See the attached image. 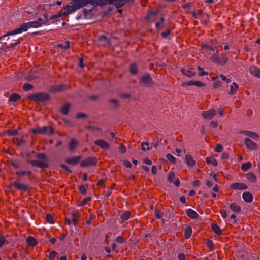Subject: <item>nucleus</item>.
Here are the masks:
<instances>
[{"label": "nucleus", "instance_id": "f03ea898", "mask_svg": "<svg viewBox=\"0 0 260 260\" xmlns=\"http://www.w3.org/2000/svg\"><path fill=\"white\" fill-rule=\"evenodd\" d=\"M39 27H40V24L39 22H36V21H30L24 23L16 29L8 32V35H14L20 34L23 31H27L29 28H38Z\"/></svg>", "mask_w": 260, "mask_h": 260}, {"label": "nucleus", "instance_id": "39448f33", "mask_svg": "<svg viewBox=\"0 0 260 260\" xmlns=\"http://www.w3.org/2000/svg\"><path fill=\"white\" fill-rule=\"evenodd\" d=\"M29 98L36 102H43L49 100V96L47 93L41 92L32 94L30 95Z\"/></svg>", "mask_w": 260, "mask_h": 260}, {"label": "nucleus", "instance_id": "7ed1b4c3", "mask_svg": "<svg viewBox=\"0 0 260 260\" xmlns=\"http://www.w3.org/2000/svg\"><path fill=\"white\" fill-rule=\"evenodd\" d=\"M211 60L216 64L224 66L228 62L229 58L224 52L220 54L218 51H216L212 55Z\"/></svg>", "mask_w": 260, "mask_h": 260}, {"label": "nucleus", "instance_id": "f8f14e48", "mask_svg": "<svg viewBox=\"0 0 260 260\" xmlns=\"http://www.w3.org/2000/svg\"><path fill=\"white\" fill-rule=\"evenodd\" d=\"M230 188L233 190H245L248 187L244 183L236 182L231 184Z\"/></svg>", "mask_w": 260, "mask_h": 260}, {"label": "nucleus", "instance_id": "6e6552de", "mask_svg": "<svg viewBox=\"0 0 260 260\" xmlns=\"http://www.w3.org/2000/svg\"><path fill=\"white\" fill-rule=\"evenodd\" d=\"M216 111L214 109H210L208 111H203L202 116L204 119L211 120L216 115Z\"/></svg>", "mask_w": 260, "mask_h": 260}, {"label": "nucleus", "instance_id": "6e6d98bb", "mask_svg": "<svg viewBox=\"0 0 260 260\" xmlns=\"http://www.w3.org/2000/svg\"><path fill=\"white\" fill-rule=\"evenodd\" d=\"M46 221L50 224L54 223L53 217L51 214H47L46 216Z\"/></svg>", "mask_w": 260, "mask_h": 260}, {"label": "nucleus", "instance_id": "dca6fc26", "mask_svg": "<svg viewBox=\"0 0 260 260\" xmlns=\"http://www.w3.org/2000/svg\"><path fill=\"white\" fill-rule=\"evenodd\" d=\"M94 144L103 149H108L110 147V145L108 142L101 139L96 140L94 142Z\"/></svg>", "mask_w": 260, "mask_h": 260}, {"label": "nucleus", "instance_id": "393cba45", "mask_svg": "<svg viewBox=\"0 0 260 260\" xmlns=\"http://www.w3.org/2000/svg\"><path fill=\"white\" fill-rule=\"evenodd\" d=\"M216 46H210L207 45H204L202 47V50H203L205 52H208L209 54H211V51L215 53V50L216 49Z\"/></svg>", "mask_w": 260, "mask_h": 260}, {"label": "nucleus", "instance_id": "cd10ccee", "mask_svg": "<svg viewBox=\"0 0 260 260\" xmlns=\"http://www.w3.org/2000/svg\"><path fill=\"white\" fill-rule=\"evenodd\" d=\"M211 229H212V230L214 231V232L218 235H220L222 234V231L220 228V227L217 225V224H215V223H212L211 225Z\"/></svg>", "mask_w": 260, "mask_h": 260}, {"label": "nucleus", "instance_id": "c85d7f7f", "mask_svg": "<svg viewBox=\"0 0 260 260\" xmlns=\"http://www.w3.org/2000/svg\"><path fill=\"white\" fill-rule=\"evenodd\" d=\"M31 173V172L30 171L27 170H21L17 171L16 172V175L18 177H21L22 176H24L25 175H29Z\"/></svg>", "mask_w": 260, "mask_h": 260}, {"label": "nucleus", "instance_id": "aec40b11", "mask_svg": "<svg viewBox=\"0 0 260 260\" xmlns=\"http://www.w3.org/2000/svg\"><path fill=\"white\" fill-rule=\"evenodd\" d=\"M230 209L231 210V211L236 213H238L240 212L241 210V208L240 205H238L235 203H231L230 205Z\"/></svg>", "mask_w": 260, "mask_h": 260}, {"label": "nucleus", "instance_id": "e2e57ef3", "mask_svg": "<svg viewBox=\"0 0 260 260\" xmlns=\"http://www.w3.org/2000/svg\"><path fill=\"white\" fill-rule=\"evenodd\" d=\"M222 150H223L222 145L220 144H217L215 147V151L217 152H221L222 151Z\"/></svg>", "mask_w": 260, "mask_h": 260}, {"label": "nucleus", "instance_id": "6ab92c4d", "mask_svg": "<svg viewBox=\"0 0 260 260\" xmlns=\"http://www.w3.org/2000/svg\"><path fill=\"white\" fill-rule=\"evenodd\" d=\"M185 161L186 164L189 167L193 166L196 163L195 160L193 159L192 157L189 154H187L185 155Z\"/></svg>", "mask_w": 260, "mask_h": 260}, {"label": "nucleus", "instance_id": "338daca9", "mask_svg": "<svg viewBox=\"0 0 260 260\" xmlns=\"http://www.w3.org/2000/svg\"><path fill=\"white\" fill-rule=\"evenodd\" d=\"M60 167L61 168L63 169L64 170H66L68 172H69V173H72L71 170L67 166H66V165H64V164H61L60 165Z\"/></svg>", "mask_w": 260, "mask_h": 260}, {"label": "nucleus", "instance_id": "f257e3e1", "mask_svg": "<svg viewBox=\"0 0 260 260\" xmlns=\"http://www.w3.org/2000/svg\"><path fill=\"white\" fill-rule=\"evenodd\" d=\"M111 3H112L111 0H73L68 5L63 7L58 13L51 16L49 18V20L52 21V23L56 22L57 21V18L62 16H68L85 6H87L88 5L97 6Z\"/></svg>", "mask_w": 260, "mask_h": 260}, {"label": "nucleus", "instance_id": "72a5a7b5", "mask_svg": "<svg viewBox=\"0 0 260 260\" xmlns=\"http://www.w3.org/2000/svg\"><path fill=\"white\" fill-rule=\"evenodd\" d=\"M26 242L28 245L30 246H34L37 245V240L32 237H28L26 239Z\"/></svg>", "mask_w": 260, "mask_h": 260}, {"label": "nucleus", "instance_id": "69168bd1", "mask_svg": "<svg viewBox=\"0 0 260 260\" xmlns=\"http://www.w3.org/2000/svg\"><path fill=\"white\" fill-rule=\"evenodd\" d=\"M43 17L44 20H45V22L46 23V25L48 24V22L50 21L49 18V15L47 13H45L43 14Z\"/></svg>", "mask_w": 260, "mask_h": 260}, {"label": "nucleus", "instance_id": "49530a36", "mask_svg": "<svg viewBox=\"0 0 260 260\" xmlns=\"http://www.w3.org/2000/svg\"><path fill=\"white\" fill-rule=\"evenodd\" d=\"M6 134L9 136H15L18 134L16 129H8L6 131Z\"/></svg>", "mask_w": 260, "mask_h": 260}, {"label": "nucleus", "instance_id": "c756f323", "mask_svg": "<svg viewBox=\"0 0 260 260\" xmlns=\"http://www.w3.org/2000/svg\"><path fill=\"white\" fill-rule=\"evenodd\" d=\"M41 129L43 134H51L54 133L53 128L51 126H43Z\"/></svg>", "mask_w": 260, "mask_h": 260}, {"label": "nucleus", "instance_id": "09e8293b", "mask_svg": "<svg viewBox=\"0 0 260 260\" xmlns=\"http://www.w3.org/2000/svg\"><path fill=\"white\" fill-rule=\"evenodd\" d=\"M164 213L160 210H155V215L156 218L160 219L162 217Z\"/></svg>", "mask_w": 260, "mask_h": 260}, {"label": "nucleus", "instance_id": "412c9836", "mask_svg": "<svg viewBox=\"0 0 260 260\" xmlns=\"http://www.w3.org/2000/svg\"><path fill=\"white\" fill-rule=\"evenodd\" d=\"M186 214L188 217L193 219H196L199 215L197 212L192 209H188L186 210Z\"/></svg>", "mask_w": 260, "mask_h": 260}, {"label": "nucleus", "instance_id": "a19ab883", "mask_svg": "<svg viewBox=\"0 0 260 260\" xmlns=\"http://www.w3.org/2000/svg\"><path fill=\"white\" fill-rule=\"evenodd\" d=\"M58 46L62 49H68L70 48V43L69 41H67L64 43L58 44Z\"/></svg>", "mask_w": 260, "mask_h": 260}, {"label": "nucleus", "instance_id": "7c9ffc66", "mask_svg": "<svg viewBox=\"0 0 260 260\" xmlns=\"http://www.w3.org/2000/svg\"><path fill=\"white\" fill-rule=\"evenodd\" d=\"M78 144V142L77 141L74 139H72L69 145V148L71 151H73L77 147Z\"/></svg>", "mask_w": 260, "mask_h": 260}, {"label": "nucleus", "instance_id": "e433bc0d", "mask_svg": "<svg viewBox=\"0 0 260 260\" xmlns=\"http://www.w3.org/2000/svg\"><path fill=\"white\" fill-rule=\"evenodd\" d=\"M206 161L208 164H212L214 166H216L217 165V160L211 157H207L206 158Z\"/></svg>", "mask_w": 260, "mask_h": 260}, {"label": "nucleus", "instance_id": "864d4df0", "mask_svg": "<svg viewBox=\"0 0 260 260\" xmlns=\"http://www.w3.org/2000/svg\"><path fill=\"white\" fill-rule=\"evenodd\" d=\"M167 159L173 164H174L176 161V158L171 154H168L166 156Z\"/></svg>", "mask_w": 260, "mask_h": 260}, {"label": "nucleus", "instance_id": "423d86ee", "mask_svg": "<svg viewBox=\"0 0 260 260\" xmlns=\"http://www.w3.org/2000/svg\"><path fill=\"white\" fill-rule=\"evenodd\" d=\"M97 163V159L94 157H88L81 162V166L82 167H85L89 166H94Z\"/></svg>", "mask_w": 260, "mask_h": 260}, {"label": "nucleus", "instance_id": "20e7f679", "mask_svg": "<svg viewBox=\"0 0 260 260\" xmlns=\"http://www.w3.org/2000/svg\"><path fill=\"white\" fill-rule=\"evenodd\" d=\"M36 157L38 159L45 160V161L31 160L30 161V163L32 166L41 168H47L49 167V165L47 162V156L44 153H37Z\"/></svg>", "mask_w": 260, "mask_h": 260}, {"label": "nucleus", "instance_id": "a211bd4d", "mask_svg": "<svg viewBox=\"0 0 260 260\" xmlns=\"http://www.w3.org/2000/svg\"><path fill=\"white\" fill-rule=\"evenodd\" d=\"M186 86H196L197 87H204L205 84L199 81H190L184 83Z\"/></svg>", "mask_w": 260, "mask_h": 260}, {"label": "nucleus", "instance_id": "9d476101", "mask_svg": "<svg viewBox=\"0 0 260 260\" xmlns=\"http://www.w3.org/2000/svg\"><path fill=\"white\" fill-rule=\"evenodd\" d=\"M81 158L80 156H75L66 159L65 161L69 165L76 166L79 162Z\"/></svg>", "mask_w": 260, "mask_h": 260}, {"label": "nucleus", "instance_id": "4c0bfd02", "mask_svg": "<svg viewBox=\"0 0 260 260\" xmlns=\"http://www.w3.org/2000/svg\"><path fill=\"white\" fill-rule=\"evenodd\" d=\"M20 98L21 97L19 94L17 93H13L10 95L9 100L12 102H16L19 100Z\"/></svg>", "mask_w": 260, "mask_h": 260}, {"label": "nucleus", "instance_id": "680f3d73", "mask_svg": "<svg viewBox=\"0 0 260 260\" xmlns=\"http://www.w3.org/2000/svg\"><path fill=\"white\" fill-rule=\"evenodd\" d=\"M32 132L34 134L36 135H40V134H43V131H42L41 128H37L35 129H33L32 130Z\"/></svg>", "mask_w": 260, "mask_h": 260}, {"label": "nucleus", "instance_id": "c03bdc74", "mask_svg": "<svg viewBox=\"0 0 260 260\" xmlns=\"http://www.w3.org/2000/svg\"><path fill=\"white\" fill-rule=\"evenodd\" d=\"M130 72L132 74L135 75L137 73L138 69L136 64H132L130 66Z\"/></svg>", "mask_w": 260, "mask_h": 260}, {"label": "nucleus", "instance_id": "4be33fe9", "mask_svg": "<svg viewBox=\"0 0 260 260\" xmlns=\"http://www.w3.org/2000/svg\"><path fill=\"white\" fill-rule=\"evenodd\" d=\"M131 213L129 211H126L120 215V223H122L126 220L129 219L131 217Z\"/></svg>", "mask_w": 260, "mask_h": 260}, {"label": "nucleus", "instance_id": "a18cd8bd", "mask_svg": "<svg viewBox=\"0 0 260 260\" xmlns=\"http://www.w3.org/2000/svg\"><path fill=\"white\" fill-rule=\"evenodd\" d=\"M91 200V198L89 197L84 198L80 203L78 205V206H83L86 205L88 202Z\"/></svg>", "mask_w": 260, "mask_h": 260}, {"label": "nucleus", "instance_id": "b1692460", "mask_svg": "<svg viewBox=\"0 0 260 260\" xmlns=\"http://www.w3.org/2000/svg\"><path fill=\"white\" fill-rule=\"evenodd\" d=\"M92 9L88 10L86 8H84L83 10V12L84 14V18L86 19H90L93 18V14L92 13Z\"/></svg>", "mask_w": 260, "mask_h": 260}, {"label": "nucleus", "instance_id": "ddd939ff", "mask_svg": "<svg viewBox=\"0 0 260 260\" xmlns=\"http://www.w3.org/2000/svg\"><path fill=\"white\" fill-rule=\"evenodd\" d=\"M12 185L17 190L26 191L28 190V186L22 183L15 181Z\"/></svg>", "mask_w": 260, "mask_h": 260}, {"label": "nucleus", "instance_id": "4d7b16f0", "mask_svg": "<svg viewBox=\"0 0 260 260\" xmlns=\"http://www.w3.org/2000/svg\"><path fill=\"white\" fill-rule=\"evenodd\" d=\"M198 69L199 70V71H201V72L199 73V75L200 76H204V75H208V72H205L203 68L199 66L198 67Z\"/></svg>", "mask_w": 260, "mask_h": 260}, {"label": "nucleus", "instance_id": "2eb2a0df", "mask_svg": "<svg viewBox=\"0 0 260 260\" xmlns=\"http://www.w3.org/2000/svg\"><path fill=\"white\" fill-rule=\"evenodd\" d=\"M240 133L243 134L246 136L249 137L254 140H258L259 138V135L254 132L250 131H241L240 132Z\"/></svg>", "mask_w": 260, "mask_h": 260}, {"label": "nucleus", "instance_id": "c9c22d12", "mask_svg": "<svg viewBox=\"0 0 260 260\" xmlns=\"http://www.w3.org/2000/svg\"><path fill=\"white\" fill-rule=\"evenodd\" d=\"M192 233V229L190 226H187L185 228L184 231V236L186 239H189Z\"/></svg>", "mask_w": 260, "mask_h": 260}, {"label": "nucleus", "instance_id": "58836bf2", "mask_svg": "<svg viewBox=\"0 0 260 260\" xmlns=\"http://www.w3.org/2000/svg\"><path fill=\"white\" fill-rule=\"evenodd\" d=\"M251 163L250 162H247L243 163L241 165V169L243 171H246L251 167Z\"/></svg>", "mask_w": 260, "mask_h": 260}, {"label": "nucleus", "instance_id": "3c124183", "mask_svg": "<svg viewBox=\"0 0 260 260\" xmlns=\"http://www.w3.org/2000/svg\"><path fill=\"white\" fill-rule=\"evenodd\" d=\"M56 254L57 252L55 251H52L49 253L48 258L49 260H54Z\"/></svg>", "mask_w": 260, "mask_h": 260}, {"label": "nucleus", "instance_id": "5fc2aeb1", "mask_svg": "<svg viewBox=\"0 0 260 260\" xmlns=\"http://www.w3.org/2000/svg\"><path fill=\"white\" fill-rule=\"evenodd\" d=\"M79 189L80 191V193L83 194V195H85L86 193V189L84 185H80L79 187Z\"/></svg>", "mask_w": 260, "mask_h": 260}, {"label": "nucleus", "instance_id": "1a4fd4ad", "mask_svg": "<svg viewBox=\"0 0 260 260\" xmlns=\"http://www.w3.org/2000/svg\"><path fill=\"white\" fill-rule=\"evenodd\" d=\"M140 81L142 83L145 84L147 86H151L153 84L152 79L148 74H144L141 78Z\"/></svg>", "mask_w": 260, "mask_h": 260}, {"label": "nucleus", "instance_id": "052dcab7", "mask_svg": "<svg viewBox=\"0 0 260 260\" xmlns=\"http://www.w3.org/2000/svg\"><path fill=\"white\" fill-rule=\"evenodd\" d=\"M5 241V237L2 234H0V247H2L4 245Z\"/></svg>", "mask_w": 260, "mask_h": 260}, {"label": "nucleus", "instance_id": "0eeeda50", "mask_svg": "<svg viewBox=\"0 0 260 260\" xmlns=\"http://www.w3.org/2000/svg\"><path fill=\"white\" fill-rule=\"evenodd\" d=\"M244 144L247 148L250 150H256L258 148L257 144L248 138L244 139Z\"/></svg>", "mask_w": 260, "mask_h": 260}, {"label": "nucleus", "instance_id": "a878e982", "mask_svg": "<svg viewBox=\"0 0 260 260\" xmlns=\"http://www.w3.org/2000/svg\"><path fill=\"white\" fill-rule=\"evenodd\" d=\"M246 178L251 182L255 183L256 182V176L253 172H249L246 174Z\"/></svg>", "mask_w": 260, "mask_h": 260}, {"label": "nucleus", "instance_id": "bb28decb", "mask_svg": "<svg viewBox=\"0 0 260 260\" xmlns=\"http://www.w3.org/2000/svg\"><path fill=\"white\" fill-rule=\"evenodd\" d=\"M181 72L184 75H185L188 77H192L196 74L195 72L185 68H182L181 69Z\"/></svg>", "mask_w": 260, "mask_h": 260}, {"label": "nucleus", "instance_id": "774afa93", "mask_svg": "<svg viewBox=\"0 0 260 260\" xmlns=\"http://www.w3.org/2000/svg\"><path fill=\"white\" fill-rule=\"evenodd\" d=\"M221 216L223 219H225L227 217L226 212L224 209H222L220 211Z\"/></svg>", "mask_w": 260, "mask_h": 260}, {"label": "nucleus", "instance_id": "79ce46f5", "mask_svg": "<svg viewBox=\"0 0 260 260\" xmlns=\"http://www.w3.org/2000/svg\"><path fill=\"white\" fill-rule=\"evenodd\" d=\"M142 150L143 151H148L150 149L149 147V143L147 142H143L141 143Z\"/></svg>", "mask_w": 260, "mask_h": 260}, {"label": "nucleus", "instance_id": "37998d69", "mask_svg": "<svg viewBox=\"0 0 260 260\" xmlns=\"http://www.w3.org/2000/svg\"><path fill=\"white\" fill-rule=\"evenodd\" d=\"M219 78V77H216L214 79V80H215V82L213 83V86L214 88H217L221 86L222 85V82L220 80H218Z\"/></svg>", "mask_w": 260, "mask_h": 260}, {"label": "nucleus", "instance_id": "ea45409f", "mask_svg": "<svg viewBox=\"0 0 260 260\" xmlns=\"http://www.w3.org/2000/svg\"><path fill=\"white\" fill-rule=\"evenodd\" d=\"M98 40L100 42H104L105 43V45L108 44L110 42L109 39L107 38V36L105 35H102L100 36Z\"/></svg>", "mask_w": 260, "mask_h": 260}, {"label": "nucleus", "instance_id": "603ef678", "mask_svg": "<svg viewBox=\"0 0 260 260\" xmlns=\"http://www.w3.org/2000/svg\"><path fill=\"white\" fill-rule=\"evenodd\" d=\"M11 165L15 169H17L20 167V165L18 162L14 160H12L10 162Z\"/></svg>", "mask_w": 260, "mask_h": 260}, {"label": "nucleus", "instance_id": "2f4dec72", "mask_svg": "<svg viewBox=\"0 0 260 260\" xmlns=\"http://www.w3.org/2000/svg\"><path fill=\"white\" fill-rule=\"evenodd\" d=\"M70 104L69 103H66L61 108L60 112L63 115H67L69 113Z\"/></svg>", "mask_w": 260, "mask_h": 260}, {"label": "nucleus", "instance_id": "9b49d317", "mask_svg": "<svg viewBox=\"0 0 260 260\" xmlns=\"http://www.w3.org/2000/svg\"><path fill=\"white\" fill-rule=\"evenodd\" d=\"M175 174L173 172H170L168 174V180L169 182L173 183L176 186H179L180 180L178 178L175 179Z\"/></svg>", "mask_w": 260, "mask_h": 260}, {"label": "nucleus", "instance_id": "0e129e2a", "mask_svg": "<svg viewBox=\"0 0 260 260\" xmlns=\"http://www.w3.org/2000/svg\"><path fill=\"white\" fill-rule=\"evenodd\" d=\"M219 77L222 79V81H225L226 83L231 82V80L225 76L221 74Z\"/></svg>", "mask_w": 260, "mask_h": 260}, {"label": "nucleus", "instance_id": "8fccbe9b", "mask_svg": "<svg viewBox=\"0 0 260 260\" xmlns=\"http://www.w3.org/2000/svg\"><path fill=\"white\" fill-rule=\"evenodd\" d=\"M157 14V12H154V11H149L147 13V16H146L145 19L146 20H149L151 17L154 15H156Z\"/></svg>", "mask_w": 260, "mask_h": 260}, {"label": "nucleus", "instance_id": "13d9d810", "mask_svg": "<svg viewBox=\"0 0 260 260\" xmlns=\"http://www.w3.org/2000/svg\"><path fill=\"white\" fill-rule=\"evenodd\" d=\"M61 4H62V2L61 1H58L56 3H54L53 4H46L45 6V8H46V7H48V8H50L51 7L55 6V4H56L57 5L60 6L61 5Z\"/></svg>", "mask_w": 260, "mask_h": 260}, {"label": "nucleus", "instance_id": "de8ad7c7", "mask_svg": "<svg viewBox=\"0 0 260 260\" xmlns=\"http://www.w3.org/2000/svg\"><path fill=\"white\" fill-rule=\"evenodd\" d=\"M33 85L29 83L24 84L23 86V89L24 91H29L33 88Z\"/></svg>", "mask_w": 260, "mask_h": 260}, {"label": "nucleus", "instance_id": "4468645a", "mask_svg": "<svg viewBox=\"0 0 260 260\" xmlns=\"http://www.w3.org/2000/svg\"><path fill=\"white\" fill-rule=\"evenodd\" d=\"M112 3H106L102 6H100L101 7H103L106 5H111L113 4L115 5L116 8H119L124 6L127 2V0H111Z\"/></svg>", "mask_w": 260, "mask_h": 260}, {"label": "nucleus", "instance_id": "f3484780", "mask_svg": "<svg viewBox=\"0 0 260 260\" xmlns=\"http://www.w3.org/2000/svg\"><path fill=\"white\" fill-rule=\"evenodd\" d=\"M250 73L255 77L260 78V69L257 67L252 66L249 68Z\"/></svg>", "mask_w": 260, "mask_h": 260}, {"label": "nucleus", "instance_id": "f704fd0d", "mask_svg": "<svg viewBox=\"0 0 260 260\" xmlns=\"http://www.w3.org/2000/svg\"><path fill=\"white\" fill-rule=\"evenodd\" d=\"M79 217V215L78 214L76 213H73L72 214V221L73 225L75 227L78 223Z\"/></svg>", "mask_w": 260, "mask_h": 260}, {"label": "nucleus", "instance_id": "5701e85b", "mask_svg": "<svg viewBox=\"0 0 260 260\" xmlns=\"http://www.w3.org/2000/svg\"><path fill=\"white\" fill-rule=\"evenodd\" d=\"M242 198L244 201L250 203L253 201V196L249 192H244L242 194Z\"/></svg>", "mask_w": 260, "mask_h": 260}, {"label": "nucleus", "instance_id": "473e14b6", "mask_svg": "<svg viewBox=\"0 0 260 260\" xmlns=\"http://www.w3.org/2000/svg\"><path fill=\"white\" fill-rule=\"evenodd\" d=\"M238 85L236 83L233 82L231 85L230 91L229 92V95H232L235 93L238 89Z\"/></svg>", "mask_w": 260, "mask_h": 260}, {"label": "nucleus", "instance_id": "bf43d9fd", "mask_svg": "<svg viewBox=\"0 0 260 260\" xmlns=\"http://www.w3.org/2000/svg\"><path fill=\"white\" fill-rule=\"evenodd\" d=\"M115 241L118 243H123L125 242V239L123 237L118 236L115 239Z\"/></svg>", "mask_w": 260, "mask_h": 260}]
</instances>
